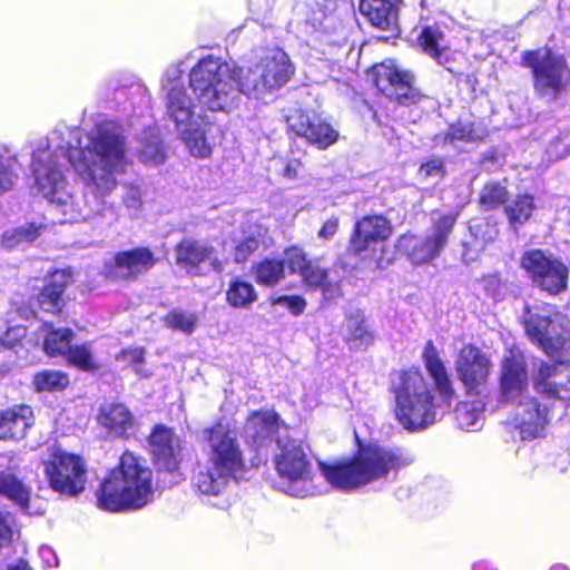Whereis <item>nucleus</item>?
<instances>
[{"label":"nucleus","mask_w":570,"mask_h":570,"mask_svg":"<svg viewBox=\"0 0 570 570\" xmlns=\"http://www.w3.org/2000/svg\"><path fill=\"white\" fill-rule=\"evenodd\" d=\"M70 282V274L67 271H56L49 282L39 294L40 307L50 313L59 312L63 304V292Z\"/></svg>","instance_id":"c756f323"},{"label":"nucleus","mask_w":570,"mask_h":570,"mask_svg":"<svg viewBox=\"0 0 570 570\" xmlns=\"http://www.w3.org/2000/svg\"><path fill=\"white\" fill-rule=\"evenodd\" d=\"M285 258L279 259H265L255 267V278L258 284L266 286H274L284 278L285 275Z\"/></svg>","instance_id":"e433bc0d"},{"label":"nucleus","mask_w":570,"mask_h":570,"mask_svg":"<svg viewBox=\"0 0 570 570\" xmlns=\"http://www.w3.org/2000/svg\"><path fill=\"white\" fill-rule=\"evenodd\" d=\"M153 498L151 471L144 461L130 452L120 458L118 469L104 481L99 494V505L108 511L140 509Z\"/></svg>","instance_id":"39448f33"},{"label":"nucleus","mask_w":570,"mask_h":570,"mask_svg":"<svg viewBox=\"0 0 570 570\" xmlns=\"http://www.w3.org/2000/svg\"><path fill=\"white\" fill-rule=\"evenodd\" d=\"M525 332L546 354L553 356L570 350V320L558 312L544 314L527 309L524 316Z\"/></svg>","instance_id":"f8f14e48"},{"label":"nucleus","mask_w":570,"mask_h":570,"mask_svg":"<svg viewBox=\"0 0 570 570\" xmlns=\"http://www.w3.org/2000/svg\"><path fill=\"white\" fill-rule=\"evenodd\" d=\"M392 234L391 223L381 215L365 216L355 224L350 240V249L356 256L372 257L376 246L384 243Z\"/></svg>","instance_id":"6ab92c4d"},{"label":"nucleus","mask_w":570,"mask_h":570,"mask_svg":"<svg viewBox=\"0 0 570 570\" xmlns=\"http://www.w3.org/2000/svg\"><path fill=\"white\" fill-rule=\"evenodd\" d=\"M272 304L287 307L294 315H301L306 307L305 299L297 295H283L273 298Z\"/></svg>","instance_id":"603ef678"},{"label":"nucleus","mask_w":570,"mask_h":570,"mask_svg":"<svg viewBox=\"0 0 570 570\" xmlns=\"http://www.w3.org/2000/svg\"><path fill=\"white\" fill-rule=\"evenodd\" d=\"M26 335V328L16 326L9 328L1 337V344L7 347H13Z\"/></svg>","instance_id":"6e6d98bb"},{"label":"nucleus","mask_w":570,"mask_h":570,"mask_svg":"<svg viewBox=\"0 0 570 570\" xmlns=\"http://www.w3.org/2000/svg\"><path fill=\"white\" fill-rule=\"evenodd\" d=\"M203 441L209 464L236 473L242 472L244 456L235 426L218 422L203 431Z\"/></svg>","instance_id":"ddd939ff"},{"label":"nucleus","mask_w":570,"mask_h":570,"mask_svg":"<svg viewBox=\"0 0 570 570\" xmlns=\"http://www.w3.org/2000/svg\"><path fill=\"white\" fill-rule=\"evenodd\" d=\"M33 422V412L27 405L0 412V440L23 438Z\"/></svg>","instance_id":"c85d7f7f"},{"label":"nucleus","mask_w":570,"mask_h":570,"mask_svg":"<svg viewBox=\"0 0 570 570\" xmlns=\"http://www.w3.org/2000/svg\"><path fill=\"white\" fill-rule=\"evenodd\" d=\"M344 338L352 348H366L374 342V334L361 313L352 314L344 325Z\"/></svg>","instance_id":"2f4dec72"},{"label":"nucleus","mask_w":570,"mask_h":570,"mask_svg":"<svg viewBox=\"0 0 570 570\" xmlns=\"http://www.w3.org/2000/svg\"><path fill=\"white\" fill-rule=\"evenodd\" d=\"M227 302L237 308L247 307L257 299L254 286L243 281H235L226 293Z\"/></svg>","instance_id":"ea45409f"},{"label":"nucleus","mask_w":570,"mask_h":570,"mask_svg":"<svg viewBox=\"0 0 570 570\" xmlns=\"http://www.w3.org/2000/svg\"><path fill=\"white\" fill-rule=\"evenodd\" d=\"M523 61L532 69L534 91L540 98L556 100L570 81L566 58L548 48L525 52Z\"/></svg>","instance_id":"9d476101"},{"label":"nucleus","mask_w":570,"mask_h":570,"mask_svg":"<svg viewBox=\"0 0 570 570\" xmlns=\"http://www.w3.org/2000/svg\"><path fill=\"white\" fill-rule=\"evenodd\" d=\"M181 73H183V71L180 70V68L178 66L168 68L165 73V78L163 80V88L168 92L169 88L173 85H184L180 81Z\"/></svg>","instance_id":"4d7b16f0"},{"label":"nucleus","mask_w":570,"mask_h":570,"mask_svg":"<svg viewBox=\"0 0 570 570\" xmlns=\"http://www.w3.org/2000/svg\"><path fill=\"white\" fill-rule=\"evenodd\" d=\"M67 375L58 371H42L35 375L33 385L37 391L60 390L68 385Z\"/></svg>","instance_id":"a18cd8bd"},{"label":"nucleus","mask_w":570,"mask_h":570,"mask_svg":"<svg viewBox=\"0 0 570 570\" xmlns=\"http://www.w3.org/2000/svg\"><path fill=\"white\" fill-rule=\"evenodd\" d=\"M243 68L212 56L202 59L189 75V83L197 101L212 111H229L240 95Z\"/></svg>","instance_id":"423d86ee"},{"label":"nucleus","mask_w":570,"mask_h":570,"mask_svg":"<svg viewBox=\"0 0 570 570\" xmlns=\"http://www.w3.org/2000/svg\"><path fill=\"white\" fill-rule=\"evenodd\" d=\"M473 570H494V569L493 568H488L483 563H476V564H474Z\"/></svg>","instance_id":"680f3d73"},{"label":"nucleus","mask_w":570,"mask_h":570,"mask_svg":"<svg viewBox=\"0 0 570 570\" xmlns=\"http://www.w3.org/2000/svg\"><path fill=\"white\" fill-rule=\"evenodd\" d=\"M445 170H444V163L441 158H431L428 161L423 163L419 170H417V177L421 180L426 179H440L443 177Z\"/></svg>","instance_id":"3c124183"},{"label":"nucleus","mask_w":570,"mask_h":570,"mask_svg":"<svg viewBox=\"0 0 570 570\" xmlns=\"http://www.w3.org/2000/svg\"><path fill=\"white\" fill-rule=\"evenodd\" d=\"M41 554L42 556H46V554H52V551L50 548H42L41 549Z\"/></svg>","instance_id":"0e129e2a"},{"label":"nucleus","mask_w":570,"mask_h":570,"mask_svg":"<svg viewBox=\"0 0 570 570\" xmlns=\"http://www.w3.org/2000/svg\"><path fill=\"white\" fill-rule=\"evenodd\" d=\"M483 403H460L455 409V420L460 429L476 430L482 421Z\"/></svg>","instance_id":"58836bf2"},{"label":"nucleus","mask_w":570,"mask_h":570,"mask_svg":"<svg viewBox=\"0 0 570 570\" xmlns=\"http://www.w3.org/2000/svg\"><path fill=\"white\" fill-rule=\"evenodd\" d=\"M265 229L262 226L254 225L249 227L247 235L235 247V261L244 262L250 254L258 249Z\"/></svg>","instance_id":"a19ab883"},{"label":"nucleus","mask_w":570,"mask_h":570,"mask_svg":"<svg viewBox=\"0 0 570 570\" xmlns=\"http://www.w3.org/2000/svg\"><path fill=\"white\" fill-rule=\"evenodd\" d=\"M142 148L139 153L141 161L150 165H159L165 159L163 145L155 131L147 134L142 140Z\"/></svg>","instance_id":"37998d69"},{"label":"nucleus","mask_w":570,"mask_h":570,"mask_svg":"<svg viewBox=\"0 0 570 570\" xmlns=\"http://www.w3.org/2000/svg\"><path fill=\"white\" fill-rule=\"evenodd\" d=\"M456 218V213H449L435 220L426 235H402L396 244L399 252L405 255L413 265L432 262L446 246Z\"/></svg>","instance_id":"9b49d317"},{"label":"nucleus","mask_w":570,"mask_h":570,"mask_svg":"<svg viewBox=\"0 0 570 570\" xmlns=\"http://www.w3.org/2000/svg\"><path fill=\"white\" fill-rule=\"evenodd\" d=\"M338 229V218L326 220L318 230V237L325 240L333 238Z\"/></svg>","instance_id":"13d9d810"},{"label":"nucleus","mask_w":570,"mask_h":570,"mask_svg":"<svg viewBox=\"0 0 570 570\" xmlns=\"http://www.w3.org/2000/svg\"><path fill=\"white\" fill-rule=\"evenodd\" d=\"M521 266L537 286L550 294H559L567 287V266L540 249L525 252L521 257Z\"/></svg>","instance_id":"2eb2a0df"},{"label":"nucleus","mask_w":570,"mask_h":570,"mask_svg":"<svg viewBox=\"0 0 570 570\" xmlns=\"http://www.w3.org/2000/svg\"><path fill=\"white\" fill-rule=\"evenodd\" d=\"M287 124L297 136L305 138L320 149H326L338 137L337 131L327 122L323 121L315 114L301 109H295L287 116Z\"/></svg>","instance_id":"aec40b11"},{"label":"nucleus","mask_w":570,"mask_h":570,"mask_svg":"<svg viewBox=\"0 0 570 570\" xmlns=\"http://www.w3.org/2000/svg\"><path fill=\"white\" fill-rule=\"evenodd\" d=\"M551 570H569V569L562 564H556L551 568Z\"/></svg>","instance_id":"e2e57ef3"},{"label":"nucleus","mask_w":570,"mask_h":570,"mask_svg":"<svg viewBox=\"0 0 570 570\" xmlns=\"http://www.w3.org/2000/svg\"><path fill=\"white\" fill-rule=\"evenodd\" d=\"M68 147L58 145L38 148L32 156V171L38 190L63 216V222L92 220L112 213L105 199L118 185L117 177L128 166L126 139L114 121L97 125L89 134V142L73 163L75 170L86 186L82 199L75 202L68 188L63 169L70 163Z\"/></svg>","instance_id":"f257e3e1"},{"label":"nucleus","mask_w":570,"mask_h":570,"mask_svg":"<svg viewBox=\"0 0 570 570\" xmlns=\"http://www.w3.org/2000/svg\"><path fill=\"white\" fill-rule=\"evenodd\" d=\"M72 332L69 328L52 330L45 340V351L50 356L66 355L71 347Z\"/></svg>","instance_id":"79ce46f5"},{"label":"nucleus","mask_w":570,"mask_h":570,"mask_svg":"<svg viewBox=\"0 0 570 570\" xmlns=\"http://www.w3.org/2000/svg\"><path fill=\"white\" fill-rule=\"evenodd\" d=\"M277 426L278 415L275 412H254L244 425V438L252 445L261 448L273 436Z\"/></svg>","instance_id":"a878e982"},{"label":"nucleus","mask_w":570,"mask_h":570,"mask_svg":"<svg viewBox=\"0 0 570 570\" xmlns=\"http://www.w3.org/2000/svg\"><path fill=\"white\" fill-rule=\"evenodd\" d=\"M42 229V225L36 224H27L8 229L2 235V245L6 248H13L22 244L32 243L41 235Z\"/></svg>","instance_id":"c9c22d12"},{"label":"nucleus","mask_w":570,"mask_h":570,"mask_svg":"<svg viewBox=\"0 0 570 570\" xmlns=\"http://www.w3.org/2000/svg\"><path fill=\"white\" fill-rule=\"evenodd\" d=\"M175 259L179 267L194 276L206 275L209 272L220 273L224 269L215 247L193 238H184L176 245Z\"/></svg>","instance_id":"f3484780"},{"label":"nucleus","mask_w":570,"mask_h":570,"mask_svg":"<svg viewBox=\"0 0 570 570\" xmlns=\"http://www.w3.org/2000/svg\"><path fill=\"white\" fill-rule=\"evenodd\" d=\"M412 461V458L400 449L370 444L361 448L354 460L331 464L318 462V466L331 487L347 492L387 478L391 472H396Z\"/></svg>","instance_id":"7ed1b4c3"},{"label":"nucleus","mask_w":570,"mask_h":570,"mask_svg":"<svg viewBox=\"0 0 570 570\" xmlns=\"http://www.w3.org/2000/svg\"><path fill=\"white\" fill-rule=\"evenodd\" d=\"M570 153L569 134H560L558 137L551 138L546 148L547 163H553L567 157Z\"/></svg>","instance_id":"de8ad7c7"},{"label":"nucleus","mask_w":570,"mask_h":570,"mask_svg":"<svg viewBox=\"0 0 570 570\" xmlns=\"http://www.w3.org/2000/svg\"><path fill=\"white\" fill-rule=\"evenodd\" d=\"M157 263L148 247L122 250L115 255L114 264L107 266V273L116 279L135 281L150 271Z\"/></svg>","instance_id":"5701e85b"},{"label":"nucleus","mask_w":570,"mask_h":570,"mask_svg":"<svg viewBox=\"0 0 570 570\" xmlns=\"http://www.w3.org/2000/svg\"><path fill=\"white\" fill-rule=\"evenodd\" d=\"M534 208L535 205L533 202V197L525 194L517 196L505 207V212L508 214L511 225L517 227L518 225H523L525 222L529 220Z\"/></svg>","instance_id":"4c0bfd02"},{"label":"nucleus","mask_w":570,"mask_h":570,"mask_svg":"<svg viewBox=\"0 0 570 570\" xmlns=\"http://www.w3.org/2000/svg\"><path fill=\"white\" fill-rule=\"evenodd\" d=\"M532 381L537 393L551 404H541L528 395L514 403L515 422L523 440L541 435L550 421V409L556 403L570 405V363H541Z\"/></svg>","instance_id":"f03ea898"},{"label":"nucleus","mask_w":570,"mask_h":570,"mask_svg":"<svg viewBox=\"0 0 570 570\" xmlns=\"http://www.w3.org/2000/svg\"><path fill=\"white\" fill-rule=\"evenodd\" d=\"M149 451L159 469L175 471L181 462V440L171 429L163 424L156 425L150 433Z\"/></svg>","instance_id":"412c9836"},{"label":"nucleus","mask_w":570,"mask_h":570,"mask_svg":"<svg viewBox=\"0 0 570 570\" xmlns=\"http://www.w3.org/2000/svg\"><path fill=\"white\" fill-rule=\"evenodd\" d=\"M375 86L385 96L395 98L401 104L412 101L413 75L402 70L394 60H386L374 67Z\"/></svg>","instance_id":"4be33fe9"},{"label":"nucleus","mask_w":570,"mask_h":570,"mask_svg":"<svg viewBox=\"0 0 570 570\" xmlns=\"http://www.w3.org/2000/svg\"><path fill=\"white\" fill-rule=\"evenodd\" d=\"M237 474L236 472L208 463V465L200 468L195 474L194 485L202 494L219 495L226 490L229 482L236 479Z\"/></svg>","instance_id":"cd10ccee"},{"label":"nucleus","mask_w":570,"mask_h":570,"mask_svg":"<svg viewBox=\"0 0 570 570\" xmlns=\"http://www.w3.org/2000/svg\"><path fill=\"white\" fill-rule=\"evenodd\" d=\"M481 139V135L475 132L472 124H455L449 127L446 132L439 134L434 137L436 146L458 147L459 142H473Z\"/></svg>","instance_id":"f704fd0d"},{"label":"nucleus","mask_w":570,"mask_h":570,"mask_svg":"<svg viewBox=\"0 0 570 570\" xmlns=\"http://www.w3.org/2000/svg\"><path fill=\"white\" fill-rule=\"evenodd\" d=\"M0 495H4L28 512L30 489L14 474L0 471Z\"/></svg>","instance_id":"72a5a7b5"},{"label":"nucleus","mask_w":570,"mask_h":570,"mask_svg":"<svg viewBox=\"0 0 570 570\" xmlns=\"http://www.w3.org/2000/svg\"><path fill=\"white\" fill-rule=\"evenodd\" d=\"M286 266L293 274H298L304 284L312 288L325 287L327 272L317 261L307 257L302 248L291 247L285 250Z\"/></svg>","instance_id":"b1692460"},{"label":"nucleus","mask_w":570,"mask_h":570,"mask_svg":"<svg viewBox=\"0 0 570 570\" xmlns=\"http://www.w3.org/2000/svg\"><path fill=\"white\" fill-rule=\"evenodd\" d=\"M16 165V158L0 156V193L9 190L13 186L17 177L14 171Z\"/></svg>","instance_id":"8fccbe9b"},{"label":"nucleus","mask_w":570,"mask_h":570,"mask_svg":"<svg viewBox=\"0 0 570 570\" xmlns=\"http://www.w3.org/2000/svg\"><path fill=\"white\" fill-rule=\"evenodd\" d=\"M279 452L275 456V468L279 476L281 489L293 497H307L313 493L311 464L301 441L277 439Z\"/></svg>","instance_id":"1a4fd4ad"},{"label":"nucleus","mask_w":570,"mask_h":570,"mask_svg":"<svg viewBox=\"0 0 570 570\" xmlns=\"http://www.w3.org/2000/svg\"><path fill=\"white\" fill-rule=\"evenodd\" d=\"M86 466L78 455L60 449L53 450L45 462V473L51 489L66 495H77L86 484Z\"/></svg>","instance_id":"4468645a"},{"label":"nucleus","mask_w":570,"mask_h":570,"mask_svg":"<svg viewBox=\"0 0 570 570\" xmlns=\"http://www.w3.org/2000/svg\"><path fill=\"white\" fill-rule=\"evenodd\" d=\"M66 355L71 364L82 370L89 371L96 367L94 356L87 345L71 346Z\"/></svg>","instance_id":"09e8293b"},{"label":"nucleus","mask_w":570,"mask_h":570,"mask_svg":"<svg viewBox=\"0 0 570 570\" xmlns=\"http://www.w3.org/2000/svg\"><path fill=\"white\" fill-rule=\"evenodd\" d=\"M98 423L115 436H122L132 428L134 417L122 404H107L100 407Z\"/></svg>","instance_id":"7c9ffc66"},{"label":"nucleus","mask_w":570,"mask_h":570,"mask_svg":"<svg viewBox=\"0 0 570 570\" xmlns=\"http://www.w3.org/2000/svg\"><path fill=\"white\" fill-rule=\"evenodd\" d=\"M166 115L193 156L206 158L210 155L202 117L196 115L195 105L184 85H173L166 94Z\"/></svg>","instance_id":"0eeeda50"},{"label":"nucleus","mask_w":570,"mask_h":570,"mask_svg":"<svg viewBox=\"0 0 570 570\" xmlns=\"http://www.w3.org/2000/svg\"><path fill=\"white\" fill-rule=\"evenodd\" d=\"M125 356L130 362L139 364L144 361V350L132 348L130 351H126Z\"/></svg>","instance_id":"052dcab7"},{"label":"nucleus","mask_w":570,"mask_h":570,"mask_svg":"<svg viewBox=\"0 0 570 570\" xmlns=\"http://www.w3.org/2000/svg\"><path fill=\"white\" fill-rule=\"evenodd\" d=\"M454 365L466 394L482 395L492 366L489 357L480 348L469 344L459 351Z\"/></svg>","instance_id":"dca6fc26"},{"label":"nucleus","mask_w":570,"mask_h":570,"mask_svg":"<svg viewBox=\"0 0 570 570\" xmlns=\"http://www.w3.org/2000/svg\"><path fill=\"white\" fill-rule=\"evenodd\" d=\"M419 45L426 55L440 65H444L448 61L444 36L439 27L429 26L423 28L419 36Z\"/></svg>","instance_id":"473e14b6"},{"label":"nucleus","mask_w":570,"mask_h":570,"mask_svg":"<svg viewBox=\"0 0 570 570\" xmlns=\"http://www.w3.org/2000/svg\"><path fill=\"white\" fill-rule=\"evenodd\" d=\"M395 416L409 431H416L433 424L438 416L448 411L451 403L440 404L432 389L419 368L402 371L393 384Z\"/></svg>","instance_id":"20e7f679"},{"label":"nucleus","mask_w":570,"mask_h":570,"mask_svg":"<svg viewBox=\"0 0 570 570\" xmlns=\"http://www.w3.org/2000/svg\"><path fill=\"white\" fill-rule=\"evenodd\" d=\"M309 8L307 6H302L298 8L299 13L306 14V23L309 24L313 29L317 30L323 24V21L326 19L325 11L320 7Z\"/></svg>","instance_id":"5fc2aeb1"},{"label":"nucleus","mask_w":570,"mask_h":570,"mask_svg":"<svg viewBox=\"0 0 570 570\" xmlns=\"http://www.w3.org/2000/svg\"><path fill=\"white\" fill-rule=\"evenodd\" d=\"M484 289L494 299H502L507 293V285L497 275H490L483 281Z\"/></svg>","instance_id":"864d4df0"},{"label":"nucleus","mask_w":570,"mask_h":570,"mask_svg":"<svg viewBox=\"0 0 570 570\" xmlns=\"http://www.w3.org/2000/svg\"><path fill=\"white\" fill-rule=\"evenodd\" d=\"M422 358L429 375L434 382L435 391L440 394V404L452 403L455 391L452 386L446 367L432 341L425 344Z\"/></svg>","instance_id":"393cba45"},{"label":"nucleus","mask_w":570,"mask_h":570,"mask_svg":"<svg viewBox=\"0 0 570 570\" xmlns=\"http://www.w3.org/2000/svg\"><path fill=\"white\" fill-rule=\"evenodd\" d=\"M293 73L288 55L281 48H272L253 67L243 69L240 90L247 97L261 99L282 88Z\"/></svg>","instance_id":"6e6552de"},{"label":"nucleus","mask_w":570,"mask_h":570,"mask_svg":"<svg viewBox=\"0 0 570 570\" xmlns=\"http://www.w3.org/2000/svg\"><path fill=\"white\" fill-rule=\"evenodd\" d=\"M400 0H361L360 12L380 29L396 27L399 20Z\"/></svg>","instance_id":"bb28decb"},{"label":"nucleus","mask_w":570,"mask_h":570,"mask_svg":"<svg viewBox=\"0 0 570 570\" xmlns=\"http://www.w3.org/2000/svg\"><path fill=\"white\" fill-rule=\"evenodd\" d=\"M166 326L186 334L194 332L198 317L194 313L173 309L164 318Z\"/></svg>","instance_id":"c03bdc74"},{"label":"nucleus","mask_w":570,"mask_h":570,"mask_svg":"<svg viewBox=\"0 0 570 570\" xmlns=\"http://www.w3.org/2000/svg\"><path fill=\"white\" fill-rule=\"evenodd\" d=\"M499 385L501 402L515 403L527 395L528 372L524 355L519 348H510L503 355Z\"/></svg>","instance_id":"a211bd4d"},{"label":"nucleus","mask_w":570,"mask_h":570,"mask_svg":"<svg viewBox=\"0 0 570 570\" xmlns=\"http://www.w3.org/2000/svg\"><path fill=\"white\" fill-rule=\"evenodd\" d=\"M301 167L302 165L298 160H289L283 169V176L287 179H295L298 176Z\"/></svg>","instance_id":"bf43d9fd"},{"label":"nucleus","mask_w":570,"mask_h":570,"mask_svg":"<svg viewBox=\"0 0 570 570\" xmlns=\"http://www.w3.org/2000/svg\"><path fill=\"white\" fill-rule=\"evenodd\" d=\"M508 191L499 183L487 184L480 195V204L485 209H492L507 200Z\"/></svg>","instance_id":"49530a36"}]
</instances>
